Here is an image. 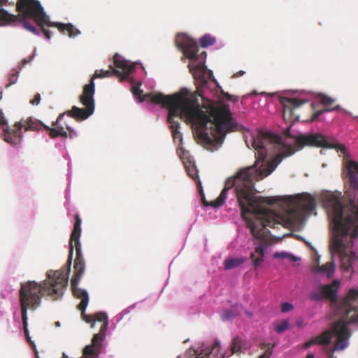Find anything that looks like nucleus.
Segmentation results:
<instances>
[{
	"label": "nucleus",
	"instance_id": "19",
	"mask_svg": "<svg viewBox=\"0 0 358 358\" xmlns=\"http://www.w3.org/2000/svg\"><path fill=\"white\" fill-rule=\"evenodd\" d=\"M273 257L274 259H287L289 262H296L301 260L300 257L286 251L275 252Z\"/></svg>",
	"mask_w": 358,
	"mask_h": 358
},
{
	"label": "nucleus",
	"instance_id": "37",
	"mask_svg": "<svg viewBox=\"0 0 358 358\" xmlns=\"http://www.w3.org/2000/svg\"><path fill=\"white\" fill-rule=\"evenodd\" d=\"M244 73H245V71H240L238 73H236V74H234V76H236V77L241 76L244 75Z\"/></svg>",
	"mask_w": 358,
	"mask_h": 358
},
{
	"label": "nucleus",
	"instance_id": "22",
	"mask_svg": "<svg viewBox=\"0 0 358 358\" xmlns=\"http://www.w3.org/2000/svg\"><path fill=\"white\" fill-rule=\"evenodd\" d=\"M268 250V245L266 244L259 243L256 245L255 248L254 253L251 254V258H254L255 257H260L265 256V254Z\"/></svg>",
	"mask_w": 358,
	"mask_h": 358
},
{
	"label": "nucleus",
	"instance_id": "16",
	"mask_svg": "<svg viewBox=\"0 0 358 358\" xmlns=\"http://www.w3.org/2000/svg\"><path fill=\"white\" fill-rule=\"evenodd\" d=\"M334 110H340L342 113H343L345 115H351V113L350 112L345 110V109L341 108V107L339 105H338L334 108H327L325 109L317 111L316 113H315L313 115L311 119L310 120V122L315 121L317 120L327 121V118L323 115L327 113H329V112H331Z\"/></svg>",
	"mask_w": 358,
	"mask_h": 358
},
{
	"label": "nucleus",
	"instance_id": "28",
	"mask_svg": "<svg viewBox=\"0 0 358 358\" xmlns=\"http://www.w3.org/2000/svg\"><path fill=\"white\" fill-rule=\"evenodd\" d=\"M95 321L106 322L108 316L105 313H99L95 315Z\"/></svg>",
	"mask_w": 358,
	"mask_h": 358
},
{
	"label": "nucleus",
	"instance_id": "27",
	"mask_svg": "<svg viewBox=\"0 0 358 358\" xmlns=\"http://www.w3.org/2000/svg\"><path fill=\"white\" fill-rule=\"evenodd\" d=\"M294 309V306L289 302H283L280 306L282 313H287Z\"/></svg>",
	"mask_w": 358,
	"mask_h": 358
},
{
	"label": "nucleus",
	"instance_id": "5",
	"mask_svg": "<svg viewBox=\"0 0 358 358\" xmlns=\"http://www.w3.org/2000/svg\"><path fill=\"white\" fill-rule=\"evenodd\" d=\"M176 43L182 51L185 59L188 60V68L197 86L196 93L201 96L208 90V80L213 76V71L205 66L206 54L205 52L199 53L196 42L186 34H178Z\"/></svg>",
	"mask_w": 358,
	"mask_h": 358
},
{
	"label": "nucleus",
	"instance_id": "4",
	"mask_svg": "<svg viewBox=\"0 0 358 358\" xmlns=\"http://www.w3.org/2000/svg\"><path fill=\"white\" fill-rule=\"evenodd\" d=\"M113 64L115 68L113 73L108 70H96L95 71L94 76L90 80V83L84 86L83 94L80 96V101L86 108L84 110L73 106L71 110L68 111L71 116L80 120H85L93 114L94 111V78H96L109 77L113 73L120 77L121 80H130L132 83L131 92H133L134 87H138L141 90L140 88L141 83H138L136 85L133 77L131 76L136 68V63L126 60L122 56L116 54L113 57ZM132 94H134V92Z\"/></svg>",
	"mask_w": 358,
	"mask_h": 358
},
{
	"label": "nucleus",
	"instance_id": "1",
	"mask_svg": "<svg viewBox=\"0 0 358 358\" xmlns=\"http://www.w3.org/2000/svg\"><path fill=\"white\" fill-rule=\"evenodd\" d=\"M244 138L248 148L255 152V164L240 170L234 176L227 179L224 189L219 196L205 206L217 208L222 206L232 189L241 210V216L252 235L263 238L266 227H275L281 224V215L263 204L277 205L286 213V219L292 224H302L307 217L316 215V200L311 194L303 192L289 196L257 197L255 181L269 176L282 161V156L288 157L305 145L323 148H334L345 158L343 178L345 182V195L350 205L344 207L341 193L324 192L320 199L326 208L330 220L331 235L330 251L331 262L313 270L315 275L333 276L336 271L335 258L338 257L344 271L352 270L358 256L353 250L354 241L358 236V164L348 159L346 147L334 138H328L321 134H300L297 137L280 136L268 131H245Z\"/></svg>",
	"mask_w": 358,
	"mask_h": 358
},
{
	"label": "nucleus",
	"instance_id": "10",
	"mask_svg": "<svg viewBox=\"0 0 358 358\" xmlns=\"http://www.w3.org/2000/svg\"><path fill=\"white\" fill-rule=\"evenodd\" d=\"M75 267L76 269V273L71 280V288L73 294L76 297L81 300L78 305V308L82 311V315L85 322L87 323H90L92 321V319L89 316L84 315V313L89 303V295L85 289H82L78 286V282L85 272V264L82 260L78 259L76 261Z\"/></svg>",
	"mask_w": 358,
	"mask_h": 358
},
{
	"label": "nucleus",
	"instance_id": "24",
	"mask_svg": "<svg viewBox=\"0 0 358 358\" xmlns=\"http://www.w3.org/2000/svg\"><path fill=\"white\" fill-rule=\"evenodd\" d=\"M48 129H50V135L52 137H56L57 136H67V133L64 131V129L61 128H55V129H50L49 127H47Z\"/></svg>",
	"mask_w": 358,
	"mask_h": 358
},
{
	"label": "nucleus",
	"instance_id": "38",
	"mask_svg": "<svg viewBox=\"0 0 358 358\" xmlns=\"http://www.w3.org/2000/svg\"><path fill=\"white\" fill-rule=\"evenodd\" d=\"M148 85L150 86V88L154 87L155 82L153 80H150L148 83Z\"/></svg>",
	"mask_w": 358,
	"mask_h": 358
},
{
	"label": "nucleus",
	"instance_id": "43",
	"mask_svg": "<svg viewBox=\"0 0 358 358\" xmlns=\"http://www.w3.org/2000/svg\"><path fill=\"white\" fill-rule=\"evenodd\" d=\"M67 129H68L69 130H72V131H73V129H72L71 127H67Z\"/></svg>",
	"mask_w": 358,
	"mask_h": 358
},
{
	"label": "nucleus",
	"instance_id": "35",
	"mask_svg": "<svg viewBox=\"0 0 358 358\" xmlns=\"http://www.w3.org/2000/svg\"><path fill=\"white\" fill-rule=\"evenodd\" d=\"M132 307H129L127 308H125L122 312V316L120 317V320H121L125 315L128 314L129 312H130V309Z\"/></svg>",
	"mask_w": 358,
	"mask_h": 358
},
{
	"label": "nucleus",
	"instance_id": "20",
	"mask_svg": "<svg viewBox=\"0 0 358 358\" xmlns=\"http://www.w3.org/2000/svg\"><path fill=\"white\" fill-rule=\"evenodd\" d=\"M245 341L243 338L235 337L232 341L231 352H229V354H231V355L233 353L241 352L245 345Z\"/></svg>",
	"mask_w": 358,
	"mask_h": 358
},
{
	"label": "nucleus",
	"instance_id": "41",
	"mask_svg": "<svg viewBox=\"0 0 358 358\" xmlns=\"http://www.w3.org/2000/svg\"><path fill=\"white\" fill-rule=\"evenodd\" d=\"M55 324H56L57 327H59L60 326V323L59 322H57L55 323Z\"/></svg>",
	"mask_w": 358,
	"mask_h": 358
},
{
	"label": "nucleus",
	"instance_id": "6",
	"mask_svg": "<svg viewBox=\"0 0 358 358\" xmlns=\"http://www.w3.org/2000/svg\"><path fill=\"white\" fill-rule=\"evenodd\" d=\"M314 99H317L324 106L332 104L335 99L322 94H315L311 92H295L291 96L280 97V103L283 107L282 116L285 121L294 122L299 120V115L295 113L296 109L303 104L312 101L311 106L314 109L315 106Z\"/></svg>",
	"mask_w": 358,
	"mask_h": 358
},
{
	"label": "nucleus",
	"instance_id": "34",
	"mask_svg": "<svg viewBox=\"0 0 358 358\" xmlns=\"http://www.w3.org/2000/svg\"><path fill=\"white\" fill-rule=\"evenodd\" d=\"M36 48H34V53L30 57V59L29 60L24 59V61H23L24 64H25L26 63H28L29 62H30L31 60H32L34 58V57L36 55Z\"/></svg>",
	"mask_w": 358,
	"mask_h": 358
},
{
	"label": "nucleus",
	"instance_id": "25",
	"mask_svg": "<svg viewBox=\"0 0 358 358\" xmlns=\"http://www.w3.org/2000/svg\"><path fill=\"white\" fill-rule=\"evenodd\" d=\"M347 317L349 318V322H355L358 320V312L350 308L347 311Z\"/></svg>",
	"mask_w": 358,
	"mask_h": 358
},
{
	"label": "nucleus",
	"instance_id": "44",
	"mask_svg": "<svg viewBox=\"0 0 358 358\" xmlns=\"http://www.w3.org/2000/svg\"><path fill=\"white\" fill-rule=\"evenodd\" d=\"M321 153H322V154H324V150H321Z\"/></svg>",
	"mask_w": 358,
	"mask_h": 358
},
{
	"label": "nucleus",
	"instance_id": "39",
	"mask_svg": "<svg viewBox=\"0 0 358 358\" xmlns=\"http://www.w3.org/2000/svg\"><path fill=\"white\" fill-rule=\"evenodd\" d=\"M306 358H315V355L313 354H308Z\"/></svg>",
	"mask_w": 358,
	"mask_h": 358
},
{
	"label": "nucleus",
	"instance_id": "36",
	"mask_svg": "<svg viewBox=\"0 0 358 358\" xmlns=\"http://www.w3.org/2000/svg\"><path fill=\"white\" fill-rule=\"evenodd\" d=\"M244 313H245L248 317H252V315H253V314H252V312L248 311V310H244Z\"/></svg>",
	"mask_w": 358,
	"mask_h": 358
},
{
	"label": "nucleus",
	"instance_id": "9",
	"mask_svg": "<svg viewBox=\"0 0 358 358\" xmlns=\"http://www.w3.org/2000/svg\"><path fill=\"white\" fill-rule=\"evenodd\" d=\"M0 112V129L3 131V140L13 147L17 146L22 138V129L24 127L25 130H38L42 127V123L36 119L31 117L27 119L24 122H17L14 127L16 129H10L8 121Z\"/></svg>",
	"mask_w": 358,
	"mask_h": 358
},
{
	"label": "nucleus",
	"instance_id": "30",
	"mask_svg": "<svg viewBox=\"0 0 358 358\" xmlns=\"http://www.w3.org/2000/svg\"><path fill=\"white\" fill-rule=\"evenodd\" d=\"M272 353H273L272 349L271 348H268L258 358H270V357L272 355Z\"/></svg>",
	"mask_w": 358,
	"mask_h": 358
},
{
	"label": "nucleus",
	"instance_id": "2",
	"mask_svg": "<svg viewBox=\"0 0 358 358\" xmlns=\"http://www.w3.org/2000/svg\"><path fill=\"white\" fill-rule=\"evenodd\" d=\"M133 92L135 99L139 103L145 102L148 108L159 106L168 108L167 121L176 143L182 142V135L179 131L180 119L192 124L198 143L210 151L220 148L228 132L240 128L232 117L229 106L206 98V92L200 96L202 107L196 95L186 88L171 96L157 92L143 93L138 87H134Z\"/></svg>",
	"mask_w": 358,
	"mask_h": 358
},
{
	"label": "nucleus",
	"instance_id": "13",
	"mask_svg": "<svg viewBox=\"0 0 358 358\" xmlns=\"http://www.w3.org/2000/svg\"><path fill=\"white\" fill-rule=\"evenodd\" d=\"M177 152L183 162L188 175L192 178H196L198 180L199 185L201 187V182L199 179L198 170L195 166L194 161L190 156L189 152L184 150L182 147L178 148Z\"/></svg>",
	"mask_w": 358,
	"mask_h": 358
},
{
	"label": "nucleus",
	"instance_id": "33",
	"mask_svg": "<svg viewBox=\"0 0 358 358\" xmlns=\"http://www.w3.org/2000/svg\"><path fill=\"white\" fill-rule=\"evenodd\" d=\"M108 327V321H106V322L103 323V327L101 329V334L104 336L105 332L107 331Z\"/></svg>",
	"mask_w": 358,
	"mask_h": 358
},
{
	"label": "nucleus",
	"instance_id": "18",
	"mask_svg": "<svg viewBox=\"0 0 358 358\" xmlns=\"http://www.w3.org/2000/svg\"><path fill=\"white\" fill-rule=\"evenodd\" d=\"M246 258L241 257L239 258H230L227 259L224 261V266L225 270H230L234 268H236L244 262H245Z\"/></svg>",
	"mask_w": 358,
	"mask_h": 358
},
{
	"label": "nucleus",
	"instance_id": "8",
	"mask_svg": "<svg viewBox=\"0 0 358 358\" xmlns=\"http://www.w3.org/2000/svg\"><path fill=\"white\" fill-rule=\"evenodd\" d=\"M351 336L348 324L344 320L336 322L331 330L324 331L320 336L315 337L304 344L308 349L315 344L326 345L334 341L335 345L332 351L336 352L345 350L349 345V338Z\"/></svg>",
	"mask_w": 358,
	"mask_h": 358
},
{
	"label": "nucleus",
	"instance_id": "31",
	"mask_svg": "<svg viewBox=\"0 0 358 358\" xmlns=\"http://www.w3.org/2000/svg\"><path fill=\"white\" fill-rule=\"evenodd\" d=\"M19 71L10 76V84H14L17 82L18 78Z\"/></svg>",
	"mask_w": 358,
	"mask_h": 358
},
{
	"label": "nucleus",
	"instance_id": "14",
	"mask_svg": "<svg viewBox=\"0 0 358 358\" xmlns=\"http://www.w3.org/2000/svg\"><path fill=\"white\" fill-rule=\"evenodd\" d=\"M243 310V307L241 304H235L231 306L230 308L223 310L220 317L223 322L231 321L234 320Z\"/></svg>",
	"mask_w": 358,
	"mask_h": 358
},
{
	"label": "nucleus",
	"instance_id": "15",
	"mask_svg": "<svg viewBox=\"0 0 358 358\" xmlns=\"http://www.w3.org/2000/svg\"><path fill=\"white\" fill-rule=\"evenodd\" d=\"M8 0H0V26H5L12 24L17 20V17L10 15L3 8V6L5 5Z\"/></svg>",
	"mask_w": 358,
	"mask_h": 358
},
{
	"label": "nucleus",
	"instance_id": "40",
	"mask_svg": "<svg viewBox=\"0 0 358 358\" xmlns=\"http://www.w3.org/2000/svg\"><path fill=\"white\" fill-rule=\"evenodd\" d=\"M62 117H63V115H59V117H58L57 120V121H56V122H55V125H56V124H57V123H58V122H59V119H61Z\"/></svg>",
	"mask_w": 358,
	"mask_h": 358
},
{
	"label": "nucleus",
	"instance_id": "7",
	"mask_svg": "<svg viewBox=\"0 0 358 358\" xmlns=\"http://www.w3.org/2000/svg\"><path fill=\"white\" fill-rule=\"evenodd\" d=\"M25 15L31 17L42 28L43 34L48 40L51 38L52 33L49 30L44 29L45 26L57 27L62 31H67L70 38H75L80 34V31L71 24H62L52 22L49 16L44 12L41 3L36 0H28L23 8Z\"/></svg>",
	"mask_w": 358,
	"mask_h": 358
},
{
	"label": "nucleus",
	"instance_id": "45",
	"mask_svg": "<svg viewBox=\"0 0 358 358\" xmlns=\"http://www.w3.org/2000/svg\"><path fill=\"white\" fill-rule=\"evenodd\" d=\"M331 358H335V357H331Z\"/></svg>",
	"mask_w": 358,
	"mask_h": 358
},
{
	"label": "nucleus",
	"instance_id": "17",
	"mask_svg": "<svg viewBox=\"0 0 358 358\" xmlns=\"http://www.w3.org/2000/svg\"><path fill=\"white\" fill-rule=\"evenodd\" d=\"M103 335L101 333L96 334L92 338V345H87L83 350V355L81 358H97V354L94 349V345L102 339Z\"/></svg>",
	"mask_w": 358,
	"mask_h": 358
},
{
	"label": "nucleus",
	"instance_id": "12",
	"mask_svg": "<svg viewBox=\"0 0 358 358\" xmlns=\"http://www.w3.org/2000/svg\"><path fill=\"white\" fill-rule=\"evenodd\" d=\"M340 285V280H334L331 284L318 287L317 291L312 292L309 297L312 301H319L324 298H328L334 301L336 299L337 291Z\"/></svg>",
	"mask_w": 358,
	"mask_h": 358
},
{
	"label": "nucleus",
	"instance_id": "26",
	"mask_svg": "<svg viewBox=\"0 0 358 358\" xmlns=\"http://www.w3.org/2000/svg\"><path fill=\"white\" fill-rule=\"evenodd\" d=\"M22 25L26 30L31 32L34 35L39 36V32L37 31L36 27L30 22L24 21Z\"/></svg>",
	"mask_w": 358,
	"mask_h": 358
},
{
	"label": "nucleus",
	"instance_id": "11",
	"mask_svg": "<svg viewBox=\"0 0 358 358\" xmlns=\"http://www.w3.org/2000/svg\"><path fill=\"white\" fill-rule=\"evenodd\" d=\"M230 356L231 354L222 352L220 343L215 341L212 345L203 344L197 348L189 349L178 358H227Z\"/></svg>",
	"mask_w": 358,
	"mask_h": 358
},
{
	"label": "nucleus",
	"instance_id": "42",
	"mask_svg": "<svg viewBox=\"0 0 358 358\" xmlns=\"http://www.w3.org/2000/svg\"><path fill=\"white\" fill-rule=\"evenodd\" d=\"M30 343L33 345L34 348H36V345L34 343H32L31 341H30Z\"/></svg>",
	"mask_w": 358,
	"mask_h": 358
},
{
	"label": "nucleus",
	"instance_id": "3",
	"mask_svg": "<svg viewBox=\"0 0 358 358\" xmlns=\"http://www.w3.org/2000/svg\"><path fill=\"white\" fill-rule=\"evenodd\" d=\"M81 234V219L78 215L76 217L73 230L71 236L70 257L69 266L66 269L58 271H48L46 273L48 280L41 282L29 280L21 284L20 291V301L22 309V318L24 325V334L30 341L27 329V310H35L41 302L42 296L47 294L53 299H57L66 287L71 270V264L73 251L72 241H75L77 252L80 251V237Z\"/></svg>",
	"mask_w": 358,
	"mask_h": 358
},
{
	"label": "nucleus",
	"instance_id": "21",
	"mask_svg": "<svg viewBox=\"0 0 358 358\" xmlns=\"http://www.w3.org/2000/svg\"><path fill=\"white\" fill-rule=\"evenodd\" d=\"M215 38L213 37L209 34L203 35L199 40L200 45L202 48H207L210 45H212L215 43Z\"/></svg>",
	"mask_w": 358,
	"mask_h": 358
},
{
	"label": "nucleus",
	"instance_id": "23",
	"mask_svg": "<svg viewBox=\"0 0 358 358\" xmlns=\"http://www.w3.org/2000/svg\"><path fill=\"white\" fill-rule=\"evenodd\" d=\"M289 327V323L288 320H284L281 321L280 323L275 325V329L278 333H282L285 331L287 330Z\"/></svg>",
	"mask_w": 358,
	"mask_h": 358
},
{
	"label": "nucleus",
	"instance_id": "32",
	"mask_svg": "<svg viewBox=\"0 0 358 358\" xmlns=\"http://www.w3.org/2000/svg\"><path fill=\"white\" fill-rule=\"evenodd\" d=\"M41 101V96L39 94H36L34 96V99L31 100L30 103L33 105H38L39 104Z\"/></svg>",
	"mask_w": 358,
	"mask_h": 358
},
{
	"label": "nucleus",
	"instance_id": "29",
	"mask_svg": "<svg viewBox=\"0 0 358 358\" xmlns=\"http://www.w3.org/2000/svg\"><path fill=\"white\" fill-rule=\"evenodd\" d=\"M252 259V264L253 266H259L264 261V257L260 256V257H255Z\"/></svg>",
	"mask_w": 358,
	"mask_h": 358
}]
</instances>
